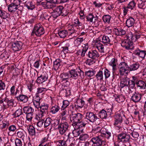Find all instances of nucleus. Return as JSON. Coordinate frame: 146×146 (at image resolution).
<instances>
[{"label":"nucleus","mask_w":146,"mask_h":146,"mask_svg":"<svg viewBox=\"0 0 146 146\" xmlns=\"http://www.w3.org/2000/svg\"><path fill=\"white\" fill-rule=\"evenodd\" d=\"M21 2V0H14L13 2L7 6L8 11L13 13H17L19 11H21L18 8Z\"/></svg>","instance_id":"f257e3e1"},{"label":"nucleus","mask_w":146,"mask_h":146,"mask_svg":"<svg viewBox=\"0 0 146 146\" xmlns=\"http://www.w3.org/2000/svg\"><path fill=\"white\" fill-rule=\"evenodd\" d=\"M83 117L82 114L79 113L72 114L70 115V120L72 123V125L74 127L75 126L76 127V126H78V123H80L82 122Z\"/></svg>","instance_id":"f03ea898"},{"label":"nucleus","mask_w":146,"mask_h":146,"mask_svg":"<svg viewBox=\"0 0 146 146\" xmlns=\"http://www.w3.org/2000/svg\"><path fill=\"white\" fill-rule=\"evenodd\" d=\"M91 139L94 144L93 146H102L106 144V142L102 135L93 137Z\"/></svg>","instance_id":"7ed1b4c3"},{"label":"nucleus","mask_w":146,"mask_h":146,"mask_svg":"<svg viewBox=\"0 0 146 146\" xmlns=\"http://www.w3.org/2000/svg\"><path fill=\"white\" fill-rule=\"evenodd\" d=\"M118 139L119 142H122L125 146H129L130 143L129 142L130 139L129 135L125 133H122L118 135Z\"/></svg>","instance_id":"20e7f679"},{"label":"nucleus","mask_w":146,"mask_h":146,"mask_svg":"<svg viewBox=\"0 0 146 146\" xmlns=\"http://www.w3.org/2000/svg\"><path fill=\"white\" fill-rule=\"evenodd\" d=\"M44 32L43 28L40 26V24H38L35 25L31 35L33 36L35 35L37 36H40L43 35Z\"/></svg>","instance_id":"39448f33"},{"label":"nucleus","mask_w":146,"mask_h":146,"mask_svg":"<svg viewBox=\"0 0 146 146\" xmlns=\"http://www.w3.org/2000/svg\"><path fill=\"white\" fill-rule=\"evenodd\" d=\"M70 78L74 80L78 79L79 77L81 78L84 77V73L81 70L79 69L78 71L76 70H71L70 71Z\"/></svg>","instance_id":"423d86ee"},{"label":"nucleus","mask_w":146,"mask_h":146,"mask_svg":"<svg viewBox=\"0 0 146 146\" xmlns=\"http://www.w3.org/2000/svg\"><path fill=\"white\" fill-rule=\"evenodd\" d=\"M123 116V115L122 113L119 112L116 113L114 116L115 122L114 124L119 129L122 127V124Z\"/></svg>","instance_id":"0eeeda50"},{"label":"nucleus","mask_w":146,"mask_h":146,"mask_svg":"<svg viewBox=\"0 0 146 146\" xmlns=\"http://www.w3.org/2000/svg\"><path fill=\"white\" fill-rule=\"evenodd\" d=\"M86 118L90 122L94 123L99 118L96 114L93 112L88 111L86 113Z\"/></svg>","instance_id":"6e6552de"},{"label":"nucleus","mask_w":146,"mask_h":146,"mask_svg":"<svg viewBox=\"0 0 146 146\" xmlns=\"http://www.w3.org/2000/svg\"><path fill=\"white\" fill-rule=\"evenodd\" d=\"M68 123L66 122L61 123L58 125V128L59 133L61 135L63 134L68 130Z\"/></svg>","instance_id":"1a4fd4ad"},{"label":"nucleus","mask_w":146,"mask_h":146,"mask_svg":"<svg viewBox=\"0 0 146 146\" xmlns=\"http://www.w3.org/2000/svg\"><path fill=\"white\" fill-rule=\"evenodd\" d=\"M133 54L143 59L146 55V51L142 50L139 48H137L133 52Z\"/></svg>","instance_id":"9d476101"},{"label":"nucleus","mask_w":146,"mask_h":146,"mask_svg":"<svg viewBox=\"0 0 146 146\" xmlns=\"http://www.w3.org/2000/svg\"><path fill=\"white\" fill-rule=\"evenodd\" d=\"M132 42L128 39L124 40L121 43V45L127 49H132L133 46Z\"/></svg>","instance_id":"9b49d317"},{"label":"nucleus","mask_w":146,"mask_h":146,"mask_svg":"<svg viewBox=\"0 0 146 146\" xmlns=\"http://www.w3.org/2000/svg\"><path fill=\"white\" fill-rule=\"evenodd\" d=\"M48 78V74L46 73H43L40 76L38 77L36 82L38 84H42L46 81Z\"/></svg>","instance_id":"f8f14e48"},{"label":"nucleus","mask_w":146,"mask_h":146,"mask_svg":"<svg viewBox=\"0 0 146 146\" xmlns=\"http://www.w3.org/2000/svg\"><path fill=\"white\" fill-rule=\"evenodd\" d=\"M23 43L20 41H17L13 43L12 44V49L15 51H17L22 48Z\"/></svg>","instance_id":"ddd939ff"},{"label":"nucleus","mask_w":146,"mask_h":146,"mask_svg":"<svg viewBox=\"0 0 146 146\" xmlns=\"http://www.w3.org/2000/svg\"><path fill=\"white\" fill-rule=\"evenodd\" d=\"M87 55L88 57L93 59H96L100 56L99 53L96 50L89 51Z\"/></svg>","instance_id":"4468645a"},{"label":"nucleus","mask_w":146,"mask_h":146,"mask_svg":"<svg viewBox=\"0 0 146 146\" xmlns=\"http://www.w3.org/2000/svg\"><path fill=\"white\" fill-rule=\"evenodd\" d=\"M40 4L45 9H52L56 6V5H54L49 1H47L43 2H41Z\"/></svg>","instance_id":"2eb2a0df"},{"label":"nucleus","mask_w":146,"mask_h":146,"mask_svg":"<svg viewBox=\"0 0 146 146\" xmlns=\"http://www.w3.org/2000/svg\"><path fill=\"white\" fill-rule=\"evenodd\" d=\"M109 65L112 67V72L113 73L117 69V60L115 58H112L109 63Z\"/></svg>","instance_id":"dca6fc26"},{"label":"nucleus","mask_w":146,"mask_h":146,"mask_svg":"<svg viewBox=\"0 0 146 146\" xmlns=\"http://www.w3.org/2000/svg\"><path fill=\"white\" fill-rule=\"evenodd\" d=\"M113 36L110 34L104 35L102 37V42L104 44H109L112 39Z\"/></svg>","instance_id":"f3484780"},{"label":"nucleus","mask_w":146,"mask_h":146,"mask_svg":"<svg viewBox=\"0 0 146 146\" xmlns=\"http://www.w3.org/2000/svg\"><path fill=\"white\" fill-rule=\"evenodd\" d=\"M129 84V80L127 77L121 79L120 87L122 88L125 86H128Z\"/></svg>","instance_id":"a211bd4d"},{"label":"nucleus","mask_w":146,"mask_h":146,"mask_svg":"<svg viewBox=\"0 0 146 146\" xmlns=\"http://www.w3.org/2000/svg\"><path fill=\"white\" fill-rule=\"evenodd\" d=\"M141 95L135 92L131 97L132 100L135 103L139 102L141 100Z\"/></svg>","instance_id":"6ab92c4d"},{"label":"nucleus","mask_w":146,"mask_h":146,"mask_svg":"<svg viewBox=\"0 0 146 146\" xmlns=\"http://www.w3.org/2000/svg\"><path fill=\"white\" fill-rule=\"evenodd\" d=\"M135 23L134 19L132 17H129L126 21V26L128 28L132 27L133 26Z\"/></svg>","instance_id":"aec40b11"},{"label":"nucleus","mask_w":146,"mask_h":146,"mask_svg":"<svg viewBox=\"0 0 146 146\" xmlns=\"http://www.w3.org/2000/svg\"><path fill=\"white\" fill-rule=\"evenodd\" d=\"M84 104V101L81 99H78L75 103V106L76 108H82Z\"/></svg>","instance_id":"412c9836"},{"label":"nucleus","mask_w":146,"mask_h":146,"mask_svg":"<svg viewBox=\"0 0 146 146\" xmlns=\"http://www.w3.org/2000/svg\"><path fill=\"white\" fill-rule=\"evenodd\" d=\"M0 17L2 19L6 20L9 18L10 15L7 12L0 9Z\"/></svg>","instance_id":"4be33fe9"},{"label":"nucleus","mask_w":146,"mask_h":146,"mask_svg":"<svg viewBox=\"0 0 146 146\" xmlns=\"http://www.w3.org/2000/svg\"><path fill=\"white\" fill-rule=\"evenodd\" d=\"M95 46V47H96L99 52L102 53L104 52V45L101 43L97 41L96 42Z\"/></svg>","instance_id":"5701e85b"},{"label":"nucleus","mask_w":146,"mask_h":146,"mask_svg":"<svg viewBox=\"0 0 146 146\" xmlns=\"http://www.w3.org/2000/svg\"><path fill=\"white\" fill-rule=\"evenodd\" d=\"M40 110L39 113L44 115L47 112V110L48 108V106L47 104L41 105L40 107Z\"/></svg>","instance_id":"b1692460"},{"label":"nucleus","mask_w":146,"mask_h":146,"mask_svg":"<svg viewBox=\"0 0 146 146\" xmlns=\"http://www.w3.org/2000/svg\"><path fill=\"white\" fill-rule=\"evenodd\" d=\"M114 32L115 34L117 36H122L126 34V31L120 28L115 29Z\"/></svg>","instance_id":"393cba45"},{"label":"nucleus","mask_w":146,"mask_h":146,"mask_svg":"<svg viewBox=\"0 0 146 146\" xmlns=\"http://www.w3.org/2000/svg\"><path fill=\"white\" fill-rule=\"evenodd\" d=\"M18 100L24 103L26 102L28 100V97L25 95H19V96L16 97Z\"/></svg>","instance_id":"a878e982"},{"label":"nucleus","mask_w":146,"mask_h":146,"mask_svg":"<svg viewBox=\"0 0 146 146\" xmlns=\"http://www.w3.org/2000/svg\"><path fill=\"white\" fill-rule=\"evenodd\" d=\"M140 66L139 64L137 63H135L131 64L129 67L130 71H135L138 69Z\"/></svg>","instance_id":"bb28decb"},{"label":"nucleus","mask_w":146,"mask_h":146,"mask_svg":"<svg viewBox=\"0 0 146 146\" xmlns=\"http://www.w3.org/2000/svg\"><path fill=\"white\" fill-rule=\"evenodd\" d=\"M136 85L138 88H139L140 89H144L145 88L146 86V84L144 81L139 80V81L136 83Z\"/></svg>","instance_id":"cd10ccee"},{"label":"nucleus","mask_w":146,"mask_h":146,"mask_svg":"<svg viewBox=\"0 0 146 146\" xmlns=\"http://www.w3.org/2000/svg\"><path fill=\"white\" fill-rule=\"evenodd\" d=\"M23 110L24 113L26 114L33 113L34 111V109L30 106L24 107Z\"/></svg>","instance_id":"c85d7f7f"},{"label":"nucleus","mask_w":146,"mask_h":146,"mask_svg":"<svg viewBox=\"0 0 146 146\" xmlns=\"http://www.w3.org/2000/svg\"><path fill=\"white\" fill-rule=\"evenodd\" d=\"M62 61L59 59H57L54 61L53 63V67L55 70H58L60 66V63Z\"/></svg>","instance_id":"c756f323"},{"label":"nucleus","mask_w":146,"mask_h":146,"mask_svg":"<svg viewBox=\"0 0 146 146\" xmlns=\"http://www.w3.org/2000/svg\"><path fill=\"white\" fill-rule=\"evenodd\" d=\"M60 77L62 81L67 82V80L70 78V75L68 73H62L60 75Z\"/></svg>","instance_id":"7c9ffc66"},{"label":"nucleus","mask_w":146,"mask_h":146,"mask_svg":"<svg viewBox=\"0 0 146 146\" xmlns=\"http://www.w3.org/2000/svg\"><path fill=\"white\" fill-rule=\"evenodd\" d=\"M98 115L102 119H106L107 117V113L104 110H102L99 112Z\"/></svg>","instance_id":"2f4dec72"},{"label":"nucleus","mask_w":146,"mask_h":146,"mask_svg":"<svg viewBox=\"0 0 146 146\" xmlns=\"http://www.w3.org/2000/svg\"><path fill=\"white\" fill-rule=\"evenodd\" d=\"M25 4L29 9L33 10L35 7V5L31 1H27L25 2Z\"/></svg>","instance_id":"473e14b6"},{"label":"nucleus","mask_w":146,"mask_h":146,"mask_svg":"<svg viewBox=\"0 0 146 146\" xmlns=\"http://www.w3.org/2000/svg\"><path fill=\"white\" fill-rule=\"evenodd\" d=\"M129 69L128 68H119V74L121 76L127 75L128 74Z\"/></svg>","instance_id":"72a5a7b5"},{"label":"nucleus","mask_w":146,"mask_h":146,"mask_svg":"<svg viewBox=\"0 0 146 146\" xmlns=\"http://www.w3.org/2000/svg\"><path fill=\"white\" fill-rule=\"evenodd\" d=\"M116 96V97L115 98V100L118 103L123 102L125 100L124 96L123 95L117 96Z\"/></svg>","instance_id":"f704fd0d"},{"label":"nucleus","mask_w":146,"mask_h":146,"mask_svg":"<svg viewBox=\"0 0 146 146\" xmlns=\"http://www.w3.org/2000/svg\"><path fill=\"white\" fill-rule=\"evenodd\" d=\"M103 72L102 71L100 70L96 74L95 76L98 80L102 81L103 80L104 78Z\"/></svg>","instance_id":"c9c22d12"},{"label":"nucleus","mask_w":146,"mask_h":146,"mask_svg":"<svg viewBox=\"0 0 146 146\" xmlns=\"http://www.w3.org/2000/svg\"><path fill=\"white\" fill-rule=\"evenodd\" d=\"M68 34V31L65 30L61 31L58 33V34L61 38H64Z\"/></svg>","instance_id":"e433bc0d"},{"label":"nucleus","mask_w":146,"mask_h":146,"mask_svg":"<svg viewBox=\"0 0 146 146\" xmlns=\"http://www.w3.org/2000/svg\"><path fill=\"white\" fill-rule=\"evenodd\" d=\"M60 108L58 105H54L52 106L51 108L50 112L52 114H55L59 110Z\"/></svg>","instance_id":"4c0bfd02"},{"label":"nucleus","mask_w":146,"mask_h":146,"mask_svg":"<svg viewBox=\"0 0 146 146\" xmlns=\"http://www.w3.org/2000/svg\"><path fill=\"white\" fill-rule=\"evenodd\" d=\"M9 125V121H3L0 124V128L2 129L7 128L8 127Z\"/></svg>","instance_id":"58836bf2"},{"label":"nucleus","mask_w":146,"mask_h":146,"mask_svg":"<svg viewBox=\"0 0 146 146\" xmlns=\"http://www.w3.org/2000/svg\"><path fill=\"white\" fill-rule=\"evenodd\" d=\"M96 71L94 70H89L85 72L86 76L90 77L93 76L95 74Z\"/></svg>","instance_id":"ea45409f"},{"label":"nucleus","mask_w":146,"mask_h":146,"mask_svg":"<svg viewBox=\"0 0 146 146\" xmlns=\"http://www.w3.org/2000/svg\"><path fill=\"white\" fill-rule=\"evenodd\" d=\"M28 129L29 133L31 135L33 136L35 135V128L33 126L30 125Z\"/></svg>","instance_id":"a19ab883"},{"label":"nucleus","mask_w":146,"mask_h":146,"mask_svg":"<svg viewBox=\"0 0 146 146\" xmlns=\"http://www.w3.org/2000/svg\"><path fill=\"white\" fill-rule=\"evenodd\" d=\"M68 33H69V35H73V37H74L76 35V31H75L74 27H72V26L71 28L69 27L68 29Z\"/></svg>","instance_id":"79ce46f5"},{"label":"nucleus","mask_w":146,"mask_h":146,"mask_svg":"<svg viewBox=\"0 0 146 146\" xmlns=\"http://www.w3.org/2000/svg\"><path fill=\"white\" fill-rule=\"evenodd\" d=\"M111 18V16L109 15H105L103 17L102 19L104 23H109Z\"/></svg>","instance_id":"37998d69"},{"label":"nucleus","mask_w":146,"mask_h":146,"mask_svg":"<svg viewBox=\"0 0 146 146\" xmlns=\"http://www.w3.org/2000/svg\"><path fill=\"white\" fill-rule=\"evenodd\" d=\"M9 56V54L7 52L4 51L1 55L0 57L3 60H5L8 58Z\"/></svg>","instance_id":"c03bdc74"},{"label":"nucleus","mask_w":146,"mask_h":146,"mask_svg":"<svg viewBox=\"0 0 146 146\" xmlns=\"http://www.w3.org/2000/svg\"><path fill=\"white\" fill-rule=\"evenodd\" d=\"M57 146H67L66 141L64 140H59L56 142Z\"/></svg>","instance_id":"a18cd8bd"},{"label":"nucleus","mask_w":146,"mask_h":146,"mask_svg":"<svg viewBox=\"0 0 146 146\" xmlns=\"http://www.w3.org/2000/svg\"><path fill=\"white\" fill-rule=\"evenodd\" d=\"M5 101L7 102V106H13L14 104L13 99H11L9 100L8 98L6 97Z\"/></svg>","instance_id":"49530a36"},{"label":"nucleus","mask_w":146,"mask_h":146,"mask_svg":"<svg viewBox=\"0 0 146 146\" xmlns=\"http://www.w3.org/2000/svg\"><path fill=\"white\" fill-rule=\"evenodd\" d=\"M64 7L62 6H59L56 7L54 10L60 15Z\"/></svg>","instance_id":"de8ad7c7"},{"label":"nucleus","mask_w":146,"mask_h":146,"mask_svg":"<svg viewBox=\"0 0 146 146\" xmlns=\"http://www.w3.org/2000/svg\"><path fill=\"white\" fill-rule=\"evenodd\" d=\"M51 119L50 118H47L44 123V126L45 128L48 127V126L50 125L51 123Z\"/></svg>","instance_id":"09e8293b"},{"label":"nucleus","mask_w":146,"mask_h":146,"mask_svg":"<svg viewBox=\"0 0 146 146\" xmlns=\"http://www.w3.org/2000/svg\"><path fill=\"white\" fill-rule=\"evenodd\" d=\"M88 137L89 136L87 134H82L80 135L79 139L81 141H84L87 140Z\"/></svg>","instance_id":"8fccbe9b"},{"label":"nucleus","mask_w":146,"mask_h":146,"mask_svg":"<svg viewBox=\"0 0 146 146\" xmlns=\"http://www.w3.org/2000/svg\"><path fill=\"white\" fill-rule=\"evenodd\" d=\"M15 143L16 146H24L23 142L20 139L17 138L15 140Z\"/></svg>","instance_id":"3c124183"},{"label":"nucleus","mask_w":146,"mask_h":146,"mask_svg":"<svg viewBox=\"0 0 146 146\" xmlns=\"http://www.w3.org/2000/svg\"><path fill=\"white\" fill-rule=\"evenodd\" d=\"M129 66L127 63L125 62H121L119 64V68H128Z\"/></svg>","instance_id":"603ef678"},{"label":"nucleus","mask_w":146,"mask_h":146,"mask_svg":"<svg viewBox=\"0 0 146 146\" xmlns=\"http://www.w3.org/2000/svg\"><path fill=\"white\" fill-rule=\"evenodd\" d=\"M138 1L139 2L138 4L139 8L141 9H144L145 8L144 4L145 2L141 1L140 0H138Z\"/></svg>","instance_id":"864d4df0"},{"label":"nucleus","mask_w":146,"mask_h":146,"mask_svg":"<svg viewBox=\"0 0 146 146\" xmlns=\"http://www.w3.org/2000/svg\"><path fill=\"white\" fill-rule=\"evenodd\" d=\"M128 133L131 134L132 137L135 138H137L139 136V134L137 132L133 131L132 130H131V132L128 131Z\"/></svg>","instance_id":"5fc2aeb1"},{"label":"nucleus","mask_w":146,"mask_h":146,"mask_svg":"<svg viewBox=\"0 0 146 146\" xmlns=\"http://www.w3.org/2000/svg\"><path fill=\"white\" fill-rule=\"evenodd\" d=\"M6 98L0 100V104L3 107L6 109L7 108V102L6 101Z\"/></svg>","instance_id":"6e6d98bb"},{"label":"nucleus","mask_w":146,"mask_h":146,"mask_svg":"<svg viewBox=\"0 0 146 146\" xmlns=\"http://www.w3.org/2000/svg\"><path fill=\"white\" fill-rule=\"evenodd\" d=\"M26 114L27 120L29 121H31L33 117L34 113Z\"/></svg>","instance_id":"4d7b16f0"},{"label":"nucleus","mask_w":146,"mask_h":146,"mask_svg":"<svg viewBox=\"0 0 146 146\" xmlns=\"http://www.w3.org/2000/svg\"><path fill=\"white\" fill-rule=\"evenodd\" d=\"M44 115L40 113H39L37 115H36L35 118V119L38 121L42 119V117Z\"/></svg>","instance_id":"13d9d810"},{"label":"nucleus","mask_w":146,"mask_h":146,"mask_svg":"<svg viewBox=\"0 0 146 146\" xmlns=\"http://www.w3.org/2000/svg\"><path fill=\"white\" fill-rule=\"evenodd\" d=\"M6 88L5 85V83L0 81V91L1 92L4 91Z\"/></svg>","instance_id":"bf43d9fd"},{"label":"nucleus","mask_w":146,"mask_h":146,"mask_svg":"<svg viewBox=\"0 0 146 146\" xmlns=\"http://www.w3.org/2000/svg\"><path fill=\"white\" fill-rule=\"evenodd\" d=\"M69 104V102L67 100H64L63 101V105L62 107V110H64Z\"/></svg>","instance_id":"052dcab7"},{"label":"nucleus","mask_w":146,"mask_h":146,"mask_svg":"<svg viewBox=\"0 0 146 146\" xmlns=\"http://www.w3.org/2000/svg\"><path fill=\"white\" fill-rule=\"evenodd\" d=\"M86 52L82 50H79L77 52L76 54L78 55H80L82 57H84Z\"/></svg>","instance_id":"680f3d73"},{"label":"nucleus","mask_w":146,"mask_h":146,"mask_svg":"<svg viewBox=\"0 0 146 146\" xmlns=\"http://www.w3.org/2000/svg\"><path fill=\"white\" fill-rule=\"evenodd\" d=\"M104 73L105 78L106 79L108 78L110 76V72L107 68H106L104 69Z\"/></svg>","instance_id":"e2e57ef3"},{"label":"nucleus","mask_w":146,"mask_h":146,"mask_svg":"<svg viewBox=\"0 0 146 146\" xmlns=\"http://www.w3.org/2000/svg\"><path fill=\"white\" fill-rule=\"evenodd\" d=\"M22 113V111L21 109H19L17 110L13 114V115L15 117L19 116Z\"/></svg>","instance_id":"0e129e2a"},{"label":"nucleus","mask_w":146,"mask_h":146,"mask_svg":"<svg viewBox=\"0 0 146 146\" xmlns=\"http://www.w3.org/2000/svg\"><path fill=\"white\" fill-rule=\"evenodd\" d=\"M135 5V3L133 1H132L128 4L127 7L128 8L133 9Z\"/></svg>","instance_id":"69168bd1"},{"label":"nucleus","mask_w":146,"mask_h":146,"mask_svg":"<svg viewBox=\"0 0 146 146\" xmlns=\"http://www.w3.org/2000/svg\"><path fill=\"white\" fill-rule=\"evenodd\" d=\"M16 126L13 125H10L8 128V130L10 132H14L16 131Z\"/></svg>","instance_id":"338daca9"},{"label":"nucleus","mask_w":146,"mask_h":146,"mask_svg":"<svg viewBox=\"0 0 146 146\" xmlns=\"http://www.w3.org/2000/svg\"><path fill=\"white\" fill-rule=\"evenodd\" d=\"M94 17V16L92 14H89L86 16L87 21L90 22H92Z\"/></svg>","instance_id":"774afa93"}]
</instances>
